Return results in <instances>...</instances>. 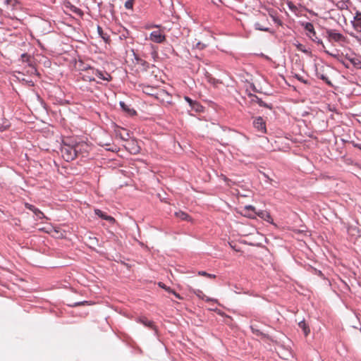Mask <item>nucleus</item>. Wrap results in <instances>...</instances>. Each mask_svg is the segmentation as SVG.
Listing matches in <instances>:
<instances>
[{"instance_id":"1","label":"nucleus","mask_w":361,"mask_h":361,"mask_svg":"<svg viewBox=\"0 0 361 361\" xmlns=\"http://www.w3.org/2000/svg\"><path fill=\"white\" fill-rule=\"evenodd\" d=\"M340 61L347 68H350L351 64L355 68L361 69V60L354 54H346Z\"/></svg>"},{"instance_id":"2","label":"nucleus","mask_w":361,"mask_h":361,"mask_svg":"<svg viewBox=\"0 0 361 361\" xmlns=\"http://www.w3.org/2000/svg\"><path fill=\"white\" fill-rule=\"evenodd\" d=\"M61 150L63 157L67 161H72L77 157V150L73 146L64 144Z\"/></svg>"},{"instance_id":"3","label":"nucleus","mask_w":361,"mask_h":361,"mask_svg":"<svg viewBox=\"0 0 361 361\" xmlns=\"http://www.w3.org/2000/svg\"><path fill=\"white\" fill-rule=\"evenodd\" d=\"M253 126L261 134H264L267 132L266 123L261 117H257L253 121Z\"/></svg>"},{"instance_id":"4","label":"nucleus","mask_w":361,"mask_h":361,"mask_svg":"<svg viewBox=\"0 0 361 361\" xmlns=\"http://www.w3.org/2000/svg\"><path fill=\"white\" fill-rule=\"evenodd\" d=\"M149 39L153 42L161 44L166 40V36L160 30H154L150 33Z\"/></svg>"},{"instance_id":"5","label":"nucleus","mask_w":361,"mask_h":361,"mask_svg":"<svg viewBox=\"0 0 361 361\" xmlns=\"http://www.w3.org/2000/svg\"><path fill=\"white\" fill-rule=\"evenodd\" d=\"M92 74L96 75L99 79L108 82L111 81L112 79V77L109 73H108L107 72H104L99 69H92Z\"/></svg>"},{"instance_id":"6","label":"nucleus","mask_w":361,"mask_h":361,"mask_svg":"<svg viewBox=\"0 0 361 361\" xmlns=\"http://www.w3.org/2000/svg\"><path fill=\"white\" fill-rule=\"evenodd\" d=\"M353 28L357 32H361V12L357 11L355 16L353 18V20L351 21Z\"/></svg>"},{"instance_id":"7","label":"nucleus","mask_w":361,"mask_h":361,"mask_svg":"<svg viewBox=\"0 0 361 361\" xmlns=\"http://www.w3.org/2000/svg\"><path fill=\"white\" fill-rule=\"evenodd\" d=\"M192 293L200 299L204 300L207 302H218L216 299L211 298L206 296L204 293L200 289H193Z\"/></svg>"},{"instance_id":"8","label":"nucleus","mask_w":361,"mask_h":361,"mask_svg":"<svg viewBox=\"0 0 361 361\" xmlns=\"http://www.w3.org/2000/svg\"><path fill=\"white\" fill-rule=\"evenodd\" d=\"M249 97L252 98V102L257 103L260 106H263L270 109H272V105L271 104H267L263 102L257 95L253 94H249Z\"/></svg>"},{"instance_id":"9","label":"nucleus","mask_w":361,"mask_h":361,"mask_svg":"<svg viewBox=\"0 0 361 361\" xmlns=\"http://www.w3.org/2000/svg\"><path fill=\"white\" fill-rule=\"evenodd\" d=\"M94 213L97 216H98L99 217H100L102 219L106 220L109 223H114L115 221V219L114 217L107 215L106 213H104V212H102V210H100L99 209H94Z\"/></svg>"},{"instance_id":"10","label":"nucleus","mask_w":361,"mask_h":361,"mask_svg":"<svg viewBox=\"0 0 361 361\" xmlns=\"http://www.w3.org/2000/svg\"><path fill=\"white\" fill-rule=\"evenodd\" d=\"M119 105L122 110L127 113L129 116H134L136 114L135 110L130 108V106L127 105L124 102L121 101L119 102Z\"/></svg>"},{"instance_id":"11","label":"nucleus","mask_w":361,"mask_h":361,"mask_svg":"<svg viewBox=\"0 0 361 361\" xmlns=\"http://www.w3.org/2000/svg\"><path fill=\"white\" fill-rule=\"evenodd\" d=\"M327 33L329 35V37L336 42H338L341 40V39L343 38L342 34H341L340 32H337L333 30H328Z\"/></svg>"},{"instance_id":"12","label":"nucleus","mask_w":361,"mask_h":361,"mask_svg":"<svg viewBox=\"0 0 361 361\" xmlns=\"http://www.w3.org/2000/svg\"><path fill=\"white\" fill-rule=\"evenodd\" d=\"M302 25L306 31L310 32L309 35H313V36L316 35V32L314 30V25L312 23H310V22L302 23Z\"/></svg>"},{"instance_id":"13","label":"nucleus","mask_w":361,"mask_h":361,"mask_svg":"<svg viewBox=\"0 0 361 361\" xmlns=\"http://www.w3.org/2000/svg\"><path fill=\"white\" fill-rule=\"evenodd\" d=\"M244 210L245 212H247V213H246L245 215L250 218H253L255 215L257 214L255 211V207H253L252 205L245 206Z\"/></svg>"},{"instance_id":"14","label":"nucleus","mask_w":361,"mask_h":361,"mask_svg":"<svg viewBox=\"0 0 361 361\" xmlns=\"http://www.w3.org/2000/svg\"><path fill=\"white\" fill-rule=\"evenodd\" d=\"M97 32L99 37H102L106 43L110 42V36L107 33L104 32L102 28L99 25L97 26Z\"/></svg>"},{"instance_id":"15","label":"nucleus","mask_w":361,"mask_h":361,"mask_svg":"<svg viewBox=\"0 0 361 361\" xmlns=\"http://www.w3.org/2000/svg\"><path fill=\"white\" fill-rule=\"evenodd\" d=\"M316 76L323 80L326 84H327L329 86L332 87L333 84L331 82V80L322 73H320L318 70L316 71Z\"/></svg>"},{"instance_id":"16","label":"nucleus","mask_w":361,"mask_h":361,"mask_svg":"<svg viewBox=\"0 0 361 361\" xmlns=\"http://www.w3.org/2000/svg\"><path fill=\"white\" fill-rule=\"evenodd\" d=\"M298 326L303 331L305 336H307L309 334V333H310V328L306 324L305 320L303 319V320L299 322H298Z\"/></svg>"},{"instance_id":"17","label":"nucleus","mask_w":361,"mask_h":361,"mask_svg":"<svg viewBox=\"0 0 361 361\" xmlns=\"http://www.w3.org/2000/svg\"><path fill=\"white\" fill-rule=\"evenodd\" d=\"M349 0H341L336 3V6L340 10L347 9L348 8V3Z\"/></svg>"},{"instance_id":"18","label":"nucleus","mask_w":361,"mask_h":361,"mask_svg":"<svg viewBox=\"0 0 361 361\" xmlns=\"http://www.w3.org/2000/svg\"><path fill=\"white\" fill-rule=\"evenodd\" d=\"M138 321L144 326L154 329L153 322L148 320L146 317H140Z\"/></svg>"},{"instance_id":"19","label":"nucleus","mask_w":361,"mask_h":361,"mask_svg":"<svg viewBox=\"0 0 361 361\" xmlns=\"http://www.w3.org/2000/svg\"><path fill=\"white\" fill-rule=\"evenodd\" d=\"M175 215H176V217H178V218H179V219H182V220H186V221H190V218L188 216V214H186L184 212H182V211L176 212L175 213Z\"/></svg>"},{"instance_id":"20","label":"nucleus","mask_w":361,"mask_h":361,"mask_svg":"<svg viewBox=\"0 0 361 361\" xmlns=\"http://www.w3.org/2000/svg\"><path fill=\"white\" fill-rule=\"evenodd\" d=\"M254 27L257 30L260 31H265L269 32L270 33H273V31H271L269 27L262 26L259 23L257 22L254 24Z\"/></svg>"},{"instance_id":"21","label":"nucleus","mask_w":361,"mask_h":361,"mask_svg":"<svg viewBox=\"0 0 361 361\" xmlns=\"http://www.w3.org/2000/svg\"><path fill=\"white\" fill-rule=\"evenodd\" d=\"M190 106L195 112H202L203 111V106L197 101H195Z\"/></svg>"},{"instance_id":"22","label":"nucleus","mask_w":361,"mask_h":361,"mask_svg":"<svg viewBox=\"0 0 361 361\" xmlns=\"http://www.w3.org/2000/svg\"><path fill=\"white\" fill-rule=\"evenodd\" d=\"M29 209L34 212V214L38 219H42L44 217V214L39 209H37L32 205L29 207Z\"/></svg>"},{"instance_id":"23","label":"nucleus","mask_w":361,"mask_h":361,"mask_svg":"<svg viewBox=\"0 0 361 361\" xmlns=\"http://www.w3.org/2000/svg\"><path fill=\"white\" fill-rule=\"evenodd\" d=\"M250 329H251V331L252 332L256 335V336H263V337H266V334H264V333H262L260 330H259L258 329L255 328L254 326H250Z\"/></svg>"},{"instance_id":"24","label":"nucleus","mask_w":361,"mask_h":361,"mask_svg":"<svg viewBox=\"0 0 361 361\" xmlns=\"http://www.w3.org/2000/svg\"><path fill=\"white\" fill-rule=\"evenodd\" d=\"M309 37L314 42H316L318 44H322V47H324L322 40L317 37V35L315 36L313 35H308Z\"/></svg>"},{"instance_id":"25","label":"nucleus","mask_w":361,"mask_h":361,"mask_svg":"<svg viewBox=\"0 0 361 361\" xmlns=\"http://www.w3.org/2000/svg\"><path fill=\"white\" fill-rule=\"evenodd\" d=\"M198 275L200 276H206V277H208V278H211V279H215L216 278V275L214 274H209L204 271H198Z\"/></svg>"},{"instance_id":"26","label":"nucleus","mask_w":361,"mask_h":361,"mask_svg":"<svg viewBox=\"0 0 361 361\" xmlns=\"http://www.w3.org/2000/svg\"><path fill=\"white\" fill-rule=\"evenodd\" d=\"M193 48L197 49L200 50H202L206 47V45L201 42H197L195 44H193Z\"/></svg>"},{"instance_id":"27","label":"nucleus","mask_w":361,"mask_h":361,"mask_svg":"<svg viewBox=\"0 0 361 361\" xmlns=\"http://www.w3.org/2000/svg\"><path fill=\"white\" fill-rule=\"evenodd\" d=\"M135 0H128L125 2V8L126 9H130L132 10L133 8V4H134Z\"/></svg>"},{"instance_id":"28","label":"nucleus","mask_w":361,"mask_h":361,"mask_svg":"<svg viewBox=\"0 0 361 361\" xmlns=\"http://www.w3.org/2000/svg\"><path fill=\"white\" fill-rule=\"evenodd\" d=\"M8 127H9L8 121H3L2 123H0V131L3 132V131L6 130L7 128H8Z\"/></svg>"},{"instance_id":"29","label":"nucleus","mask_w":361,"mask_h":361,"mask_svg":"<svg viewBox=\"0 0 361 361\" xmlns=\"http://www.w3.org/2000/svg\"><path fill=\"white\" fill-rule=\"evenodd\" d=\"M83 80L85 81H88V82L95 81V79L93 76L88 75H85L83 76Z\"/></svg>"},{"instance_id":"30","label":"nucleus","mask_w":361,"mask_h":361,"mask_svg":"<svg viewBox=\"0 0 361 361\" xmlns=\"http://www.w3.org/2000/svg\"><path fill=\"white\" fill-rule=\"evenodd\" d=\"M215 312L219 314V315H221L222 317H226L227 318H231L228 315H226V314L222 312L221 310H219L217 308H215Z\"/></svg>"},{"instance_id":"31","label":"nucleus","mask_w":361,"mask_h":361,"mask_svg":"<svg viewBox=\"0 0 361 361\" xmlns=\"http://www.w3.org/2000/svg\"><path fill=\"white\" fill-rule=\"evenodd\" d=\"M73 11L75 13L78 14V15H82V11L80 8H77V7H74Z\"/></svg>"},{"instance_id":"32","label":"nucleus","mask_w":361,"mask_h":361,"mask_svg":"<svg viewBox=\"0 0 361 361\" xmlns=\"http://www.w3.org/2000/svg\"><path fill=\"white\" fill-rule=\"evenodd\" d=\"M185 100L189 104L190 106L192 104V103H194L195 102L194 100H192V99L187 96L185 97Z\"/></svg>"},{"instance_id":"33","label":"nucleus","mask_w":361,"mask_h":361,"mask_svg":"<svg viewBox=\"0 0 361 361\" xmlns=\"http://www.w3.org/2000/svg\"><path fill=\"white\" fill-rule=\"evenodd\" d=\"M273 18V20L274 21V23H276V24L279 25H282V22L280 19L274 17V16H272Z\"/></svg>"},{"instance_id":"34","label":"nucleus","mask_w":361,"mask_h":361,"mask_svg":"<svg viewBox=\"0 0 361 361\" xmlns=\"http://www.w3.org/2000/svg\"><path fill=\"white\" fill-rule=\"evenodd\" d=\"M92 69H94V68L91 67L90 66H87L85 67H84L83 70L84 71H92Z\"/></svg>"},{"instance_id":"35","label":"nucleus","mask_w":361,"mask_h":361,"mask_svg":"<svg viewBox=\"0 0 361 361\" xmlns=\"http://www.w3.org/2000/svg\"><path fill=\"white\" fill-rule=\"evenodd\" d=\"M128 137H129V134L128 133H126V135H121V139H123L124 140H128Z\"/></svg>"},{"instance_id":"36","label":"nucleus","mask_w":361,"mask_h":361,"mask_svg":"<svg viewBox=\"0 0 361 361\" xmlns=\"http://www.w3.org/2000/svg\"><path fill=\"white\" fill-rule=\"evenodd\" d=\"M296 78L298 80H299L300 81L304 82V83H307V81L303 80L301 77L298 76V75H296Z\"/></svg>"},{"instance_id":"37","label":"nucleus","mask_w":361,"mask_h":361,"mask_svg":"<svg viewBox=\"0 0 361 361\" xmlns=\"http://www.w3.org/2000/svg\"><path fill=\"white\" fill-rule=\"evenodd\" d=\"M171 292L173 293L176 298H180L179 294L176 293L175 291L171 290Z\"/></svg>"},{"instance_id":"38","label":"nucleus","mask_w":361,"mask_h":361,"mask_svg":"<svg viewBox=\"0 0 361 361\" xmlns=\"http://www.w3.org/2000/svg\"><path fill=\"white\" fill-rule=\"evenodd\" d=\"M85 302H87L86 301H83V302H76L75 304V306L80 305L82 304H84Z\"/></svg>"},{"instance_id":"39","label":"nucleus","mask_w":361,"mask_h":361,"mask_svg":"<svg viewBox=\"0 0 361 361\" xmlns=\"http://www.w3.org/2000/svg\"><path fill=\"white\" fill-rule=\"evenodd\" d=\"M354 147L361 149V144H354Z\"/></svg>"},{"instance_id":"40","label":"nucleus","mask_w":361,"mask_h":361,"mask_svg":"<svg viewBox=\"0 0 361 361\" xmlns=\"http://www.w3.org/2000/svg\"><path fill=\"white\" fill-rule=\"evenodd\" d=\"M138 63H140L142 65H145L146 63V62L142 59Z\"/></svg>"},{"instance_id":"41","label":"nucleus","mask_w":361,"mask_h":361,"mask_svg":"<svg viewBox=\"0 0 361 361\" xmlns=\"http://www.w3.org/2000/svg\"><path fill=\"white\" fill-rule=\"evenodd\" d=\"M135 59L137 62H139V61L141 60V59H140L137 56H135Z\"/></svg>"},{"instance_id":"42","label":"nucleus","mask_w":361,"mask_h":361,"mask_svg":"<svg viewBox=\"0 0 361 361\" xmlns=\"http://www.w3.org/2000/svg\"><path fill=\"white\" fill-rule=\"evenodd\" d=\"M159 286H160L161 288H164V289H166V290H168V288H166V286H165V285H161V283H159Z\"/></svg>"},{"instance_id":"43","label":"nucleus","mask_w":361,"mask_h":361,"mask_svg":"<svg viewBox=\"0 0 361 361\" xmlns=\"http://www.w3.org/2000/svg\"><path fill=\"white\" fill-rule=\"evenodd\" d=\"M263 176L267 178L268 180H271L265 173H263Z\"/></svg>"},{"instance_id":"44","label":"nucleus","mask_w":361,"mask_h":361,"mask_svg":"<svg viewBox=\"0 0 361 361\" xmlns=\"http://www.w3.org/2000/svg\"><path fill=\"white\" fill-rule=\"evenodd\" d=\"M288 7H289L290 9H292V4H291V3H289V4H288Z\"/></svg>"},{"instance_id":"45","label":"nucleus","mask_w":361,"mask_h":361,"mask_svg":"<svg viewBox=\"0 0 361 361\" xmlns=\"http://www.w3.org/2000/svg\"><path fill=\"white\" fill-rule=\"evenodd\" d=\"M301 47H302V44H299V45L298 46V47L300 50H302V49H300V48H301Z\"/></svg>"},{"instance_id":"46","label":"nucleus","mask_w":361,"mask_h":361,"mask_svg":"<svg viewBox=\"0 0 361 361\" xmlns=\"http://www.w3.org/2000/svg\"><path fill=\"white\" fill-rule=\"evenodd\" d=\"M210 310L215 312V308H211Z\"/></svg>"},{"instance_id":"47","label":"nucleus","mask_w":361,"mask_h":361,"mask_svg":"<svg viewBox=\"0 0 361 361\" xmlns=\"http://www.w3.org/2000/svg\"><path fill=\"white\" fill-rule=\"evenodd\" d=\"M139 152V149H136L135 150L134 153H136V152Z\"/></svg>"},{"instance_id":"48","label":"nucleus","mask_w":361,"mask_h":361,"mask_svg":"<svg viewBox=\"0 0 361 361\" xmlns=\"http://www.w3.org/2000/svg\"><path fill=\"white\" fill-rule=\"evenodd\" d=\"M326 54H329V51H326ZM330 55H331V54H330ZM331 56H334V55H333V54H331Z\"/></svg>"}]
</instances>
